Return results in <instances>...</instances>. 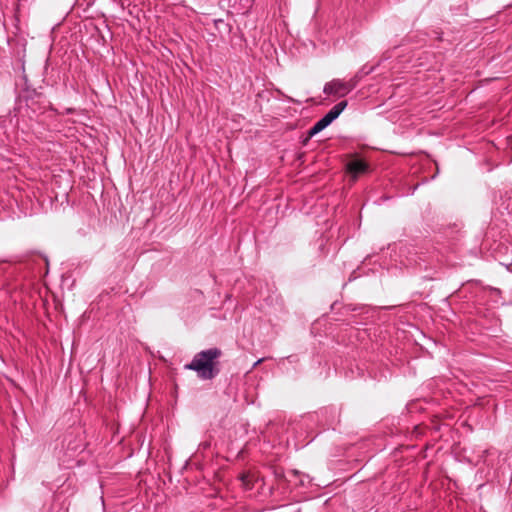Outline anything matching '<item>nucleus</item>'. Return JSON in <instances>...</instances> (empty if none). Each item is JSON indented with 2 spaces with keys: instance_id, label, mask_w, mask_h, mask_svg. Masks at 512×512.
Wrapping results in <instances>:
<instances>
[{
  "instance_id": "obj_1",
  "label": "nucleus",
  "mask_w": 512,
  "mask_h": 512,
  "mask_svg": "<svg viewBox=\"0 0 512 512\" xmlns=\"http://www.w3.org/2000/svg\"><path fill=\"white\" fill-rule=\"evenodd\" d=\"M221 356L222 351L217 347L202 350L184 365V369L195 371L201 380H212L220 373L218 359Z\"/></svg>"
},
{
  "instance_id": "obj_2",
  "label": "nucleus",
  "mask_w": 512,
  "mask_h": 512,
  "mask_svg": "<svg viewBox=\"0 0 512 512\" xmlns=\"http://www.w3.org/2000/svg\"><path fill=\"white\" fill-rule=\"evenodd\" d=\"M360 76L355 75L348 81L333 79L324 85L323 92L327 95L344 97L349 94L359 83Z\"/></svg>"
},
{
  "instance_id": "obj_3",
  "label": "nucleus",
  "mask_w": 512,
  "mask_h": 512,
  "mask_svg": "<svg viewBox=\"0 0 512 512\" xmlns=\"http://www.w3.org/2000/svg\"><path fill=\"white\" fill-rule=\"evenodd\" d=\"M348 103L347 101H340L332 109L327 112L321 119H319L308 131V138L320 133L322 130L327 128L334 120H336L340 114L345 110Z\"/></svg>"
},
{
  "instance_id": "obj_4",
  "label": "nucleus",
  "mask_w": 512,
  "mask_h": 512,
  "mask_svg": "<svg viewBox=\"0 0 512 512\" xmlns=\"http://www.w3.org/2000/svg\"><path fill=\"white\" fill-rule=\"evenodd\" d=\"M347 170L356 178L368 170V165L361 159H353L347 164Z\"/></svg>"
},
{
  "instance_id": "obj_5",
  "label": "nucleus",
  "mask_w": 512,
  "mask_h": 512,
  "mask_svg": "<svg viewBox=\"0 0 512 512\" xmlns=\"http://www.w3.org/2000/svg\"><path fill=\"white\" fill-rule=\"evenodd\" d=\"M240 479H241V481H242L243 485H244V486H246V487L248 488V487H249V484H248V476H247V475H245V474H243V475H241Z\"/></svg>"
},
{
  "instance_id": "obj_6",
  "label": "nucleus",
  "mask_w": 512,
  "mask_h": 512,
  "mask_svg": "<svg viewBox=\"0 0 512 512\" xmlns=\"http://www.w3.org/2000/svg\"><path fill=\"white\" fill-rule=\"evenodd\" d=\"M264 358H261L259 360H257L254 364H253V368L257 367L261 362H263Z\"/></svg>"
}]
</instances>
